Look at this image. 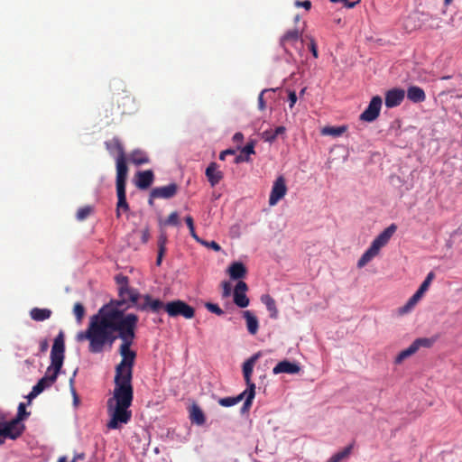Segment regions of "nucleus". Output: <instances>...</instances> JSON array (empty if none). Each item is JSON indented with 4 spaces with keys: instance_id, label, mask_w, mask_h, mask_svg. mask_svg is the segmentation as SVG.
I'll return each instance as SVG.
<instances>
[{
    "instance_id": "e433bc0d",
    "label": "nucleus",
    "mask_w": 462,
    "mask_h": 462,
    "mask_svg": "<svg viewBox=\"0 0 462 462\" xmlns=\"http://www.w3.org/2000/svg\"><path fill=\"white\" fill-rule=\"evenodd\" d=\"M199 243L208 248L214 250L215 252H219L221 250V246L216 241H206L200 238Z\"/></svg>"
},
{
    "instance_id": "a878e982",
    "label": "nucleus",
    "mask_w": 462,
    "mask_h": 462,
    "mask_svg": "<svg viewBox=\"0 0 462 462\" xmlns=\"http://www.w3.org/2000/svg\"><path fill=\"white\" fill-rule=\"evenodd\" d=\"M243 393H245V401L242 406L241 411L242 412H245L248 411L252 406L253 400L255 396V386L251 385L250 389L246 388Z\"/></svg>"
},
{
    "instance_id": "bf43d9fd",
    "label": "nucleus",
    "mask_w": 462,
    "mask_h": 462,
    "mask_svg": "<svg viewBox=\"0 0 462 462\" xmlns=\"http://www.w3.org/2000/svg\"><path fill=\"white\" fill-rule=\"evenodd\" d=\"M404 360V350L401 351L397 357H396V363H402Z\"/></svg>"
},
{
    "instance_id": "69168bd1",
    "label": "nucleus",
    "mask_w": 462,
    "mask_h": 462,
    "mask_svg": "<svg viewBox=\"0 0 462 462\" xmlns=\"http://www.w3.org/2000/svg\"><path fill=\"white\" fill-rule=\"evenodd\" d=\"M225 152H228L227 155H234L236 153V151L233 149H227V150H225Z\"/></svg>"
},
{
    "instance_id": "e2e57ef3",
    "label": "nucleus",
    "mask_w": 462,
    "mask_h": 462,
    "mask_svg": "<svg viewBox=\"0 0 462 462\" xmlns=\"http://www.w3.org/2000/svg\"><path fill=\"white\" fill-rule=\"evenodd\" d=\"M57 462H67V457L65 456L60 457ZM71 462H76V458H74Z\"/></svg>"
},
{
    "instance_id": "7ed1b4c3",
    "label": "nucleus",
    "mask_w": 462,
    "mask_h": 462,
    "mask_svg": "<svg viewBox=\"0 0 462 462\" xmlns=\"http://www.w3.org/2000/svg\"><path fill=\"white\" fill-rule=\"evenodd\" d=\"M396 230L397 226L395 224H392L387 228H385L382 233H380L372 242L369 248L363 254V255L358 260L357 267L363 268L367 263H369L372 259L378 255L381 248L387 245L390 238L393 236Z\"/></svg>"
},
{
    "instance_id": "39448f33",
    "label": "nucleus",
    "mask_w": 462,
    "mask_h": 462,
    "mask_svg": "<svg viewBox=\"0 0 462 462\" xmlns=\"http://www.w3.org/2000/svg\"><path fill=\"white\" fill-rule=\"evenodd\" d=\"M162 309H164L171 318L183 317L186 319H190L195 316V309L181 300L163 303Z\"/></svg>"
},
{
    "instance_id": "20e7f679",
    "label": "nucleus",
    "mask_w": 462,
    "mask_h": 462,
    "mask_svg": "<svg viewBox=\"0 0 462 462\" xmlns=\"http://www.w3.org/2000/svg\"><path fill=\"white\" fill-rule=\"evenodd\" d=\"M65 343L62 331L55 337L51 350V365L47 368V374L51 372L59 375L64 361Z\"/></svg>"
},
{
    "instance_id": "f704fd0d",
    "label": "nucleus",
    "mask_w": 462,
    "mask_h": 462,
    "mask_svg": "<svg viewBox=\"0 0 462 462\" xmlns=\"http://www.w3.org/2000/svg\"><path fill=\"white\" fill-rule=\"evenodd\" d=\"M29 412L26 411V409H25V404L21 402L18 406V412H17V415L16 417L14 419L16 421H19L21 422L22 420H23L27 416H29Z\"/></svg>"
},
{
    "instance_id": "338daca9",
    "label": "nucleus",
    "mask_w": 462,
    "mask_h": 462,
    "mask_svg": "<svg viewBox=\"0 0 462 462\" xmlns=\"http://www.w3.org/2000/svg\"><path fill=\"white\" fill-rule=\"evenodd\" d=\"M452 1H453V0H444V4H445L446 5H450V4L452 3Z\"/></svg>"
},
{
    "instance_id": "5701e85b",
    "label": "nucleus",
    "mask_w": 462,
    "mask_h": 462,
    "mask_svg": "<svg viewBox=\"0 0 462 462\" xmlns=\"http://www.w3.org/2000/svg\"><path fill=\"white\" fill-rule=\"evenodd\" d=\"M190 420L198 425H202L205 423V415L202 410L197 405L193 404L190 409L189 414Z\"/></svg>"
},
{
    "instance_id": "37998d69",
    "label": "nucleus",
    "mask_w": 462,
    "mask_h": 462,
    "mask_svg": "<svg viewBox=\"0 0 462 462\" xmlns=\"http://www.w3.org/2000/svg\"><path fill=\"white\" fill-rule=\"evenodd\" d=\"M269 91L270 89H263L258 97V107L260 110H264L266 107L265 101L263 100V96Z\"/></svg>"
},
{
    "instance_id": "c03bdc74",
    "label": "nucleus",
    "mask_w": 462,
    "mask_h": 462,
    "mask_svg": "<svg viewBox=\"0 0 462 462\" xmlns=\"http://www.w3.org/2000/svg\"><path fill=\"white\" fill-rule=\"evenodd\" d=\"M310 50L315 59L319 57L317 43L313 38H310Z\"/></svg>"
},
{
    "instance_id": "774afa93",
    "label": "nucleus",
    "mask_w": 462,
    "mask_h": 462,
    "mask_svg": "<svg viewBox=\"0 0 462 462\" xmlns=\"http://www.w3.org/2000/svg\"><path fill=\"white\" fill-rule=\"evenodd\" d=\"M5 439L3 436H0V445L5 443Z\"/></svg>"
},
{
    "instance_id": "6e6d98bb",
    "label": "nucleus",
    "mask_w": 462,
    "mask_h": 462,
    "mask_svg": "<svg viewBox=\"0 0 462 462\" xmlns=\"http://www.w3.org/2000/svg\"><path fill=\"white\" fill-rule=\"evenodd\" d=\"M244 140V135L242 133H236L233 136V141L235 143H241Z\"/></svg>"
},
{
    "instance_id": "4468645a",
    "label": "nucleus",
    "mask_w": 462,
    "mask_h": 462,
    "mask_svg": "<svg viewBox=\"0 0 462 462\" xmlns=\"http://www.w3.org/2000/svg\"><path fill=\"white\" fill-rule=\"evenodd\" d=\"M178 189L179 188L176 183H171L167 186L162 187H156L152 189V197L169 199L173 198L177 194Z\"/></svg>"
},
{
    "instance_id": "c85d7f7f",
    "label": "nucleus",
    "mask_w": 462,
    "mask_h": 462,
    "mask_svg": "<svg viewBox=\"0 0 462 462\" xmlns=\"http://www.w3.org/2000/svg\"><path fill=\"white\" fill-rule=\"evenodd\" d=\"M353 449V444L346 447L342 451L334 454L327 462H340L346 458Z\"/></svg>"
},
{
    "instance_id": "49530a36",
    "label": "nucleus",
    "mask_w": 462,
    "mask_h": 462,
    "mask_svg": "<svg viewBox=\"0 0 462 462\" xmlns=\"http://www.w3.org/2000/svg\"><path fill=\"white\" fill-rule=\"evenodd\" d=\"M222 288H223V296L228 297L231 293V285L228 282H222Z\"/></svg>"
},
{
    "instance_id": "cd10ccee",
    "label": "nucleus",
    "mask_w": 462,
    "mask_h": 462,
    "mask_svg": "<svg viewBox=\"0 0 462 462\" xmlns=\"http://www.w3.org/2000/svg\"><path fill=\"white\" fill-rule=\"evenodd\" d=\"M245 396V393H241L240 394H238L236 397L220 398L218 400V403H219V405H221L223 407H231V406L237 404L242 400H244Z\"/></svg>"
},
{
    "instance_id": "f8f14e48",
    "label": "nucleus",
    "mask_w": 462,
    "mask_h": 462,
    "mask_svg": "<svg viewBox=\"0 0 462 462\" xmlns=\"http://www.w3.org/2000/svg\"><path fill=\"white\" fill-rule=\"evenodd\" d=\"M260 356L261 353L257 352L243 364V375L247 385V389H250L251 385L255 386V384L252 382L251 377L254 371V366Z\"/></svg>"
},
{
    "instance_id": "423d86ee",
    "label": "nucleus",
    "mask_w": 462,
    "mask_h": 462,
    "mask_svg": "<svg viewBox=\"0 0 462 462\" xmlns=\"http://www.w3.org/2000/svg\"><path fill=\"white\" fill-rule=\"evenodd\" d=\"M383 100L381 97L374 96L368 106L365 108V110L360 115V120L365 122H373L374 121L380 114V110L382 107Z\"/></svg>"
},
{
    "instance_id": "6ab92c4d",
    "label": "nucleus",
    "mask_w": 462,
    "mask_h": 462,
    "mask_svg": "<svg viewBox=\"0 0 462 462\" xmlns=\"http://www.w3.org/2000/svg\"><path fill=\"white\" fill-rule=\"evenodd\" d=\"M243 317L246 321V328L251 335H255L259 328V322L257 318L249 310L243 312Z\"/></svg>"
},
{
    "instance_id": "ddd939ff",
    "label": "nucleus",
    "mask_w": 462,
    "mask_h": 462,
    "mask_svg": "<svg viewBox=\"0 0 462 462\" xmlns=\"http://www.w3.org/2000/svg\"><path fill=\"white\" fill-rule=\"evenodd\" d=\"M300 371V366L299 364L295 362H291L289 360H282L279 362L273 369V374H295Z\"/></svg>"
},
{
    "instance_id": "7c9ffc66",
    "label": "nucleus",
    "mask_w": 462,
    "mask_h": 462,
    "mask_svg": "<svg viewBox=\"0 0 462 462\" xmlns=\"http://www.w3.org/2000/svg\"><path fill=\"white\" fill-rule=\"evenodd\" d=\"M58 374H56L53 372H51L50 374H45V375L41 378L38 383H42V385H44V389L51 386L57 380Z\"/></svg>"
},
{
    "instance_id": "8fccbe9b",
    "label": "nucleus",
    "mask_w": 462,
    "mask_h": 462,
    "mask_svg": "<svg viewBox=\"0 0 462 462\" xmlns=\"http://www.w3.org/2000/svg\"><path fill=\"white\" fill-rule=\"evenodd\" d=\"M44 385H42V383H37L32 389L33 393H35L37 396L44 391Z\"/></svg>"
},
{
    "instance_id": "b1692460",
    "label": "nucleus",
    "mask_w": 462,
    "mask_h": 462,
    "mask_svg": "<svg viewBox=\"0 0 462 462\" xmlns=\"http://www.w3.org/2000/svg\"><path fill=\"white\" fill-rule=\"evenodd\" d=\"M51 315V311L49 309H39L33 308L31 312V318L35 321H43L48 319Z\"/></svg>"
},
{
    "instance_id": "79ce46f5",
    "label": "nucleus",
    "mask_w": 462,
    "mask_h": 462,
    "mask_svg": "<svg viewBox=\"0 0 462 462\" xmlns=\"http://www.w3.org/2000/svg\"><path fill=\"white\" fill-rule=\"evenodd\" d=\"M242 153H245L246 156L249 157V155L254 153V143L250 142L248 143L244 148L241 150Z\"/></svg>"
},
{
    "instance_id": "9d476101",
    "label": "nucleus",
    "mask_w": 462,
    "mask_h": 462,
    "mask_svg": "<svg viewBox=\"0 0 462 462\" xmlns=\"http://www.w3.org/2000/svg\"><path fill=\"white\" fill-rule=\"evenodd\" d=\"M247 290V284L243 281H239L235 287L234 303L239 308H245L249 305L250 300L245 294Z\"/></svg>"
},
{
    "instance_id": "c756f323",
    "label": "nucleus",
    "mask_w": 462,
    "mask_h": 462,
    "mask_svg": "<svg viewBox=\"0 0 462 462\" xmlns=\"http://www.w3.org/2000/svg\"><path fill=\"white\" fill-rule=\"evenodd\" d=\"M93 210V207L89 205L79 208L77 211L76 218L79 221H84L92 214Z\"/></svg>"
},
{
    "instance_id": "f03ea898",
    "label": "nucleus",
    "mask_w": 462,
    "mask_h": 462,
    "mask_svg": "<svg viewBox=\"0 0 462 462\" xmlns=\"http://www.w3.org/2000/svg\"><path fill=\"white\" fill-rule=\"evenodd\" d=\"M106 147L107 150L115 148L118 152L116 158V195L117 204L116 209V216L117 218L121 217V212H128L130 208L126 201V179L128 174V167L126 164V159L125 155L124 147L119 139L114 138L111 142H106Z\"/></svg>"
},
{
    "instance_id": "a19ab883",
    "label": "nucleus",
    "mask_w": 462,
    "mask_h": 462,
    "mask_svg": "<svg viewBox=\"0 0 462 462\" xmlns=\"http://www.w3.org/2000/svg\"><path fill=\"white\" fill-rule=\"evenodd\" d=\"M262 138L265 142L273 143L277 137L275 135L274 130L269 129L263 132Z\"/></svg>"
},
{
    "instance_id": "4be33fe9",
    "label": "nucleus",
    "mask_w": 462,
    "mask_h": 462,
    "mask_svg": "<svg viewBox=\"0 0 462 462\" xmlns=\"http://www.w3.org/2000/svg\"><path fill=\"white\" fill-rule=\"evenodd\" d=\"M130 162L134 165H142L149 162L147 154L141 150H134L130 153Z\"/></svg>"
},
{
    "instance_id": "c9c22d12",
    "label": "nucleus",
    "mask_w": 462,
    "mask_h": 462,
    "mask_svg": "<svg viewBox=\"0 0 462 462\" xmlns=\"http://www.w3.org/2000/svg\"><path fill=\"white\" fill-rule=\"evenodd\" d=\"M434 276H435L434 273H432V272L429 273L426 279L420 284V286L418 290H420V291L425 293L428 291L432 280L434 279Z\"/></svg>"
},
{
    "instance_id": "13d9d810",
    "label": "nucleus",
    "mask_w": 462,
    "mask_h": 462,
    "mask_svg": "<svg viewBox=\"0 0 462 462\" xmlns=\"http://www.w3.org/2000/svg\"><path fill=\"white\" fill-rule=\"evenodd\" d=\"M284 132H285V127H284V126H278V127H276V128H275V130H274V133H275L276 137H277L278 135H280V134H284Z\"/></svg>"
},
{
    "instance_id": "1a4fd4ad",
    "label": "nucleus",
    "mask_w": 462,
    "mask_h": 462,
    "mask_svg": "<svg viewBox=\"0 0 462 462\" xmlns=\"http://www.w3.org/2000/svg\"><path fill=\"white\" fill-rule=\"evenodd\" d=\"M301 33L299 30H289L281 37L280 45L285 52L290 53V48H296Z\"/></svg>"
},
{
    "instance_id": "09e8293b",
    "label": "nucleus",
    "mask_w": 462,
    "mask_h": 462,
    "mask_svg": "<svg viewBox=\"0 0 462 462\" xmlns=\"http://www.w3.org/2000/svg\"><path fill=\"white\" fill-rule=\"evenodd\" d=\"M289 102H290V107L292 108L297 102V96L294 91H290L289 93Z\"/></svg>"
},
{
    "instance_id": "052dcab7",
    "label": "nucleus",
    "mask_w": 462,
    "mask_h": 462,
    "mask_svg": "<svg viewBox=\"0 0 462 462\" xmlns=\"http://www.w3.org/2000/svg\"><path fill=\"white\" fill-rule=\"evenodd\" d=\"M227 152H225V151L221 152L219 154V160H221V161L226 160V156L227 155Z\"/></svg>"
},
{
    "instance_id": "680f3d73",
    "label": "nucleus",
    "mask_w": 462,
    "mask_h": 462,
    "mask_svg": "<svg viewBox=\"0 0 462 462\" xmlns=\"http://www.w3.org/2000/svg\"><path fill=\"white\" fill-rule=\"evenodd\" d=\"M35 397H37V395L35 393H33L32 391H31V393L27 395V398H28L29 402H31Z\"/></svg>"
},
{
    "instance_id": "4c0bfd02",
    "label": "nucleus",
    "mask_w": 462,
    "mask_h": 462,
    "mask_svg": "<svg viewBox=\"0 0 462 462\" xmlns=\"http://www.w3.org/2000/svg\"><path fill=\"white\" fill-rule=\"evenodd\" d=\"M180 224L179 215L177 212H171L167 219L164 221V225L168 226H178Z\"/></svg>"
},
{
    "instance_id": "3c124183",
    "label": "nucleus",
    "mask_w": 462,
    "mask_h": 462,
    "mask_svg": "<svg viewBox=\"0 0 462 462\" xmlns=\"http://www.w3.org/2000/svg\"><path fill=\"white\" fill-rule=\"evenodd\" d=\"M117 283L121 286H128V278L125 276H117L116 277Z\"/></svg>"
},
{
    "instance_id": "6e6552de",
    "label": "nucleus",
    "mask_w": 462,
    "mask_h": 462,
    "mask_svg": "<svg viewBox=\"0 0 462 462\" xmlns=\"http://www.w3.org/2000/svg\"><path fill=\"white\" fill-rule=\"evenodd\" d=\"M287 192V187L285 184V180L282 176H280L274 181L271 194L269 197V204L271 206H274L278 203L280 199H282Z\"/></svg>"
},
{
    "instance_id": "603ef678",
    "label": "nucleus",
    "mask_w": 462,
    "mask_h": 462,
    "mask_svg": "<svg viewBox=\"0 0 462 462\" xmlns=\"http://www.w3.org/2000/svg\"><path fill=\"white\" fill-rule=\"evenodd\" d=\"M165 253H166V251H163L162 249V250H158V255H157V259H156V265H158V266L161 265L162 258H163Z\"/></svg>"
},
{
    "instance_id": "72a5a7b5",
    "label": "nucleus",
    "mask_w": 462,
    "mask_h": 462,
    "mask_svg": "<svg viewBox=\"0 0 462 462\" xmlns=\"http://www.w3.org/2000/svg\"><path fill=\"white\" fill-rule=\"evenodd\" d=\"M185 222L189 227V233H190V236L197 241L199 242V240L200 239L199 237V236L196 234L195 232V226H194V220L192 218L191 216H187L185 217Z\"/></svg>"
},
{
    "instance_id": "a18cd8bd",
    "label": "nucleus",
    "mask_w": 462,
    "mask_h": 462,
    "mask_svg": "<svg viewBox=\"0 0 462 462\" xmlns=\"http://www.w3.org/2000/svg\"><path fill=\"white\" fill-rule=\"evenodd\" d=\"M295 5L297 7H303L307 11H309L311 8V2L310 0H304V1H296Z\"/></svg>"
},
{
    "instance_id": "393cba45",
    "label": "nucleus",
    "mask_w": 462,
    "mask_h": 462,
    "mask_svg": "<svg viewBox=\"0 0 462 462\" xmlns=\"http://www.w3.org/2000/svg\"><path fill=\"white\" fill-rule=\"evenodd\" d=\"M346 131V126H325L321 129L322 135H331L334 137H338L342 135Z\"/></svg>"
},
{
    "instance_id": "de8ad7c7",
    "label": "nucleus",
    "mask_w": 462,
    "mask_h": 462,
    "mask_svg": "<svg viewBox=\"0 0 462 462\" xmlns=\"http://www.w3.org/2000/svg\"><path fill=\"white\" fill-rule=\"evenodd\" d=\"M250 159L245 153L240 152V154L236 155L234 159V163L238 164L243 162H248Z\"/></svg>"
},
{
    "instance_id": "bb28decb",
    "label": "nucleus",
    "mask_w": 462,
    "mask_h": 462,
    "mask_svg": "<svg viewBox=\"0 0 462 462\" xmlns=\"http://www.w3.org/2000/svg\"><path fill=\"white\" fill-rule=\"evenodd\" d=\"M430 341L428 338L416 339L408 348H406V356L414 354L420 346H430Z\"/></svg>"
},
{
    "instance_id": "412c9836",
    "label": "nucleus",
    "mask_w": 462,
    "mask_h": 462,
    "mask_svg": "<svg viewBox=\"0 0 462 462\" xmlns=\"http://www.w3.org/2000/svg\"><path fill=\"white\" fill-rule=\"evenodd\" d=\"M261 301L266 306L267 310L270 312V318L273 319H277L279 312L273 298L268 294H264L261 297Z\"/></svg>"
},
{
    "instance_id": "f257e3e1",
    "label": "nucleus",
    "mask_w": 462,
    "mask_h": 462,
    "mask_svg": "<svg viewBox=\"0 0 462 462\" xmlns=\"http://www.w3.org/2000/svg\"><path fill=\"white\" fill-rule=\"evenodd\" d=\"M119 296L120 301L101 307L97 314L90 317L87 329L76 336L79 342L88 341V351L92 354H100L106 346L111 348L117 338L122 341L118 350L122 359L115 368L113 395L106 402L110 416L106 426L110 430L119 429L120 424H126L131 420L129 408L134 399L132 380L136 352L131 349V346L135 338L138 316L125 314V310L119 307L127 301L142 311L151 310L159 312L163 307L162 300H153L149 294L141 297L137 290L129 286L119 287Z\"/></svg>"
},
{
    "instance_id": "58836bf2",
    "label": "nucleus",
    "mask_w": 462,
    "mask_h": 462,
    "mask_svg": "<svg viewBox=\"0 0 462 462\" xmlns=\"http://www.w3.org/2000/svg\"><path fill=\"white\" fill-rule=\"evenodd\" d=\"M205 307L208 311L215 313L217 316H221L224 314V311L221 310V308L217 304L207 302L205 304Z\"/></svg>"
},
{
    "instance_id": "0eeeda50",
    "label": "nucleus",
    "mask_w": 462,
    "mask_h": 462,
    "mask_svg": "<svg viewBox=\"0 0 462 462\" xmlns=\"http://www.w3.org/2000/svg\"><path fill=\"white\" fill-rule=\"evenodd\" d=\"M24 429L25 426L23 423L13 419L4 422L2 436L10 439H16L23 434Z\"/></svg>"
},
{
    "instance_id": "473e14b6",
    "label": "nucleus",
    "mask_w": 462,
    "mask_h": 462,
    "mask_svg": "<svg viewBox=\"0 0 462 462\" xmlns=\"http://www.w3.org/2000/svg\"><path fill=\"white\" fill-rule=\"evenodd\" d=\"M73 313L78 320L80 323L85 316V308L82 303L76 302L73 307Z\"/></svg>"
},
{
    "instance_id": "ea45409f",
    "label": "nucleus",
    "mask_w": 462,
    "mask_h": 462,
    "mask_svg": "<svg viewBox=\"0 0 462 462\" xmlns=\"http://www.w3.org/2000/svg\"><path fill=\"white\" fill-rule=\"evenodd\" d=\"M168 242L167 235L164 231H161L158 236V250L166 251V244Z\"/></svg>"
},
{
    "instance_id": "aec40b11",
    "label": "nucleus",
    "mask_w": 462,
    "mask_h": 462,
    "mask_svg": "<svg viewBox=\"0 0 462 462\" xmlns=\"http://www.w3.org/2000/svg\"><path fill=\"white\" fill-rule=\"evenodd\" d=\"M228 272L232 279L237 280L245 275L246 268L242 263L235 262L230 265Z\"/></svg>"
},
{
    "instance_id": "2f4dec72",
    "label": "nucleus",
    "mask_w": 462,
    "mask_h": 462,
    "mask_svg": "<svg viewBox=\"0 0 462 462\" xmlns=\"http://www.w3.org/2000/svg\"><path fill=\"white\" fill-rule=\"evenodd\" d=\"M425 293L418 290L413 296L406 302V312L413 309L415 305L421 300Z\"/></svg>"
},
{
    "instance_id": "9b49d317",
    "label": "nucleus",
    "mask_w": 462,
    "mask_h": 462,
    "mask_svg": "<svg viewBox=\"0 0 462 462\" xmlns=\"http://www.w3.org/2000/svg\"><path fill=\"white\" fill-rule=\"evenodd\" d=\"M118 108H122L121 113L123 115L133 114L136 109L137 106L134 98L130 94H124L116 98Z\"/></svg>"
},
{
    "instance_id": "a211bd4d",
    "label": "nucleus",
    "mask_w": 462,
    "mask_h": 462,
    "mask_svg": "<svg viewBox=\"0 0 462 462\" xmlns=\"http://www.w3.org/2000/svg\"><path fill=\"white\" fill-rule=\"evenodd\" d=\"M406 97L413 103H421L426 99L425 92L417 86H411L406 91Z\"/></svg>"
},
{
    "instance_id": "4d7b16f0",
    "label": "nucleus",
    "mask_w": 462,
    "mask_h": 462,
    "mask_svg": "<svg viewBox=\"0 0 462 462\" xmlns=\"http://www.w3.org/2000/svg\"><path fill=\"white\" fill-rule=\"evenodd\" d=\"M359 1H356V2H349L348 0L346 1H344L343 4H344V6H346V8H353L356 6V5L358 3Z\"/></svg>"
},
{
    "instance_id": "2eb2a0df",
    "label": "nucleus",
    "mask_w": 462,
    "mask_h": 462,
    "mask_svg": "<svg viewBox=\"0 0 462 462\" xmlns=\"http://www.w3.org/2000/svg\"><path fill=\"white\" fill-rule=\"evenodd\" d=\"M404 99V90L393 88L385 93V106L393 108L399 106Z\"/></svg>"
},
{
    "instance_id": "dca6fc26",
    "label": "nucleus",
    "mask_w": 462,
    "mask_h": 462,
    "mask_svg": "<svg viewBox=\"0 0 462 462\" xmlns=\"http://www.w3.org/2000/svg\"><path fill=\"white\" fill-rule=\"evenodd\" d=\"M206 177L211 187H215L223 179V172L218 171V165L216 162H210L205 171Z\"/></svg>"
},
{
    "instance_id": "864d4df0",
    "label": "nucleus",
    "mask_w": 462,
    "mask_h": 462,
    "mask_svg": "<svg viewBox=\"0 0 462 462\" xmlns=\"http://www.w3.org/2000/svg\"><path fill=\"white\" fill-rule=\"evenodd\" d=\"M150 238V233L148 229H144L142 231V242L147 243Z\"/></svg>"
},
{
    "instance_id": "f3484780",
    "label": "nucleus",
    "mask_w": 462,
    "mask_h": 462,
    "mask_svg": "<svg viewBox=\"0 0 462 462\" xmlns=\"http://www.w3.org/2000/svg\"><path fill=\"white\" fill-rule=\"evenodd\" d=\"M154 174L152 171L147 170L137 173L136 186L140 189H147L153 182Z\"/></svg>"
},
{
    "instance_id": "0e129e2a",
    "label": "nucleus",
    "mask_w": 462,
    "mask_h": 462,
    "mask_svg": "<svg viewBox=\"0 0 462 462\" xmlns=\"http://www.w3.org/2000/svg\"><path fill=\"white\" fill-rule=\"evenodd\" d=\"M158 199L157 197H152V191L150 192V198L148 199V203L150 206H152L153 205V199Z\"/></svg>"
},
{
    "instance_id": "5fc2aeb1",
    "label": "nucleus",
    "mask_w": 462,
    "mask_h": 462,
    "mask_svg": "<svg viewBox=\"0 0 462 462\" xmlns=\"http://www.w3.org/2000/svg\"><path fill=\"white\" fill-rule=\"evenodd\" d=\"M49 348V343L46 339L42 340L41 343H40V351L44 353L48 350Z\"/></svg>"
}]
</instances>
